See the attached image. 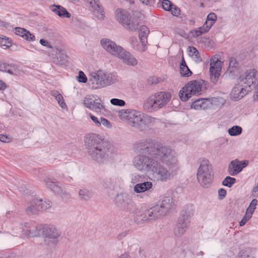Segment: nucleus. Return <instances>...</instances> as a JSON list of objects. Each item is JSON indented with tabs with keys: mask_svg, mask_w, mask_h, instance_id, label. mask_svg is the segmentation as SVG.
Masks as SVG:
<instances>
[{
	"mask_svg": "<svg viewBox=\"0 0 258 258\" xmlns=\"http://www.w3.org/2000/svg\"><path fill=\"white\" fill-rule=\"evenodd\" d=\"M134 150L139 154H148L166 165L169 169L177 168L176 153L170 146L151 140L143 139L137 142Z\"/></svg>",
	"mask_w": 258,
	"mask_h": 258,
	"instance_id": "f257e3e1",
	"label": "nucleus"
},
{
	"mask_svg": "<svg viewBox=\"0 0 258 258\" xmlns=\"http://www.w3.org/2000/svg\"><path fill=\"white\" fill-rule=\"evenodd\" d=\"M84 143L91 160L98 163H103L111 160L114 156L113 147L96 134H88L84 138Z\"/></svg>",
	"mask_w": 258,
	"mask_h": 258,
	"instance_id": "f03ea898",
	"label": "nucleus"
},
{
	"mask_svg": "<svg viewBox=\"0 0 258 258\" xmlns=\"http://www.w3.org/2000/svg\"><path fill=\"white\" fill-rule=\"evenodd\" d=\"M171 94L169 92L160 91L147 97L143 104L145 110L153 112L165 106L170 101Z\"/></svg>",
	"mask_w": 258,
	"mask_h": 258,
	"instance_id": "7ed1b4c3",
	"label": "nucleus"
},
{
	"mask_svg": "<svg viewBox=\"0 0 258 258\" xmlns=\"http://www.w3.org/2000/svg\"><path fill=\"white\" fill-rule=\"evenodd\" d=\"M197 178L198 183L203 188H209L213 181L214 173L212 164L205 158L200 159L197 169Z\"/></svg>",
	"mask_w": 258,
	"mask_h": 258,
	"instance_id": "20e7f679",
	"label": "nucleus"
},
{
	"mask_svg": "<svg viewBox=\"0 0 258 258\" xmlns=\"http://www.w3.org/2000/svg\"><path fill=\"white\" fill-rule=\"evenodd\" d=\"M254 89L253 99L258 101V82H239L235 84L230 93V98L233 100H238L249 92Z\"/></svg>",
	"mask_w": 258,
	"mask_h": 258,
	"instance_id": "39448f33",
	"label": "nucleus"
},
{
	"mask_svg": "<svg viewBox=\"0 0 258 258\" xmlns=\"http://www.w3.org/2000/svg\"><path fill=\"white\" fill-rule=\"evenodd\" d=\"M40 228L41 235L44 238L45 243L49 246H56L61 235L59 230L51 225H41Z\"/></svg>",
	"mask_w": 258,
	"mask_h": 258,
	"instance_id": "423d86ee",
	"label": "nucleus"
},
{
	"mask_svg": "<svg viewBox=\"0 0 258 258\" xmlns=\"http://www.w3.org/2000/svg\"><path fill=\"white\" fill-rule=\"evenodd\" d=\"M157 159L148 154H138L133 159V165L139 171L150 172Z\"/></svg>",
	"mask_w": 258,
	"mask_h": 258,
	"instance_id": "0eeeda50",
	"label": "nucleus"
},
{
	"mask_svg": "<svg viewBox=\"0 0 258 258\" xmlns=\"http://www.w3.org/2000/svg\"><path fill=\"white\" fill-rule=\"evenodd\" d=\"M204 82H189L179 92L181 100L185 102L192 96L200 94L205 89L203 86Z\"/></svg>",
	"mask_w": 258,
	"mask_h": 258,
	"instance_id": "6e6552de",
	"label": "nucleus"
},
{
	"mask_svg": "<svg viewBox=\"0 0 258 258\" xmlns=\"http://www.w3.org/2000/svg\"><path fill=\"white\" fill-rule=\"evenodd\" d=\"M156 160L154 167L150 171L152 177L157 181L166 182L170 180L174 175L173 171L168 170Z\"/></svg>",
	"mask_w": 258,
	"mask_h": 258,
	"instance_id": "1a4fd4ad",
	"label": "nucleus"
},
{
	"mask_svg": "<svg viewBox=\"0 0 258 258\" xmlns=\"http://www.w3.org/2000/svg\"><path fill=\"white\" fill-rule=\"evenodd\" d=\"M84 105L96 113H101L105 110V105L102 99L96 95H90L84 99Z\"/></svg>",
	"mask_w": 258,
	"mask_h": 258,
	"instance_id": "9d476101",
	"label": "nucleus"
},
{
	"mask_svg": "<svg viewBox=\"0 0 258 258\" xmlns=\"http://www.w3.org/2000/svg\"><path fill=\"white\" fill-rule=\"evenodd\" d=\"M23 235L27 238L38 237L41 235V225H36L34 221L24 222L21 225Z\"/></svg>",
	"mask_w": 258,
	"mask_h": 258,
	"instance_id": "9b49d317",
	"label": "nucleus"
},
{
	"mask_svg": "<svg viewBox=\"0 0 258 258\" xmlns=\"http://www.w3.org/2000/svg\"><path fill=\"white\" fill-rule=\"evenodd\" d=\"M141 111L133 109H121L118 112V116L122 121H126L134 127H136L137 121L139 118Z\"/></svg>",
	"mask_w": 258,
	"mask_h": 258,
	"instance_id": "f8f14e48",
	"label": "nucleus"
},
{
	"mask_svg": "<svg viewBox=\"0 0 258 258\" xmlns=\"http://www.w3.org/2000/svg\"><path fill=\"white\" fill-rule=\"evenodd\" d=\"M139 118L137 121L135 128L140 131H147L151 128L155 124L157 119L141 112Z\"/></svg>",
	"mask_w": 258,
	"mask_h": 258,
	"instance_id": "ddd939ff",
	"label": "nucleus"
},
{
	"mask_svg": "<svg viewBox=\"0 0 258 258\" xmlns=\"http://www.w3.org/2000/svg\"><path fill=\"white\" fill-rule=\"evenodd\" d=\"M100 44L107 52L117 57L123 49L122 47L117 45L114 41L107 38H102Z\"/></svg>",
	"mask_w": 258,
	"mask_h": 258,
	"instance_id": "4468645a",
	"label": "nucleus"
},
{
	"mask_svg": "<svg viewBox=\"0 0 258 258\" xmlns=\"http://www.w3.org/2000/svg\"><path fill=\"white\" fill-rule=\"evenodd\" d=\"M115 203L117 207L129 212H131L135 209L133 202L130 201L127 197L122 193L117 194L115 198Z\"/></svg>",
	"mask_w": 258,
	"mask_h": 258,
	"instance_id": "2eb2a0df",
	"label": "nucleus"
},
{
	"mask_svg": "<svg viewBox=\"0 0 258 258\" xmlns=\"http://www.w3.org/2000/svg\"><path fill=\"white\" fill-rule=\"evenodd\" d=\"M222 62L214 56L210 61V75L211 80H218L221 75Z\"/></svg>",
	"mask_w": 258,
	"mask_h": 258,
	"instance_id": "dca6fc26",
	"label": "nucleus"
},
{
	"mask_svg": "<svg viewBox=\"0 0 258 258\" xmlns=\"http://www.w3.org/2000/svg\"><path fill=\"white\" fill-rule=\"evenodd\" d=\"M89 76L91 77V80L115 81L117 79V76L115 73H106L101 70L91 72Z\"/></svg>",
	"mask_w": 258,
	"mask_h": 258,
	"instance_id": "f3484780",
	"label": "nucleus"
},
{
	"mask_svg": "<svg viewBox=\"0 0 258 258\" xmlns=\"http://www.w3.org/2000/svg\"><path fill=\"white\" fill-rule=\"evenodd\" d=\"M238 62L233 57H230L229 59V66L225 73L223 75V79H234L238 71Z\"/></svg>",
	"mask_w": 258,
	"mask_h": 258,
	"instance_id": "a211bd4d",
	"label": "nucleus"
},
{
	"mask_svg": "<svg viewBox=\"0 0 258 258\" xmlns=\"http://www.w3.org/2000/svg\"><path fill=\"white\" fill-rule=\"evenodd\" d=\"M174 202L172 198L170 197H165L159 201L158 204L156 206L158 207L161 213L164 216L172 208Z\"/></svg>",
	"mask_w": 258,
	"mask_h": 258,
	"instance_id": "6ab92c4d",
	"label": "nucleus"
},
{
	"mask_svg": "<svg viewBox=\"0 0 258 258\" xmlns=\"http://www.w3.org/2000/svg\"><path fill=\"white\" fill-rule=\"evenodd\" d=\"M86 3L92 8L94 16L98 19L103 20L104 18V12L98 0H86Z\"/></svg>",
	"mask_w": 258,
	"mask_h": 258,
	"instance_id": "aec40b11",
	"label": "nucleus"
},
{
	"mask_svg": "<svg viewBox=\"0 0 258 258\" xmlns=\"http://www.w3.org/2000/svg\"><path fill=\"white\" fill-rule=\"evenodd\" d=\"M164 216L158 206H154L145 212L144 216L142 218L144 221L154 220Z\"/></svg>",
	"mask_w": 258,
	"mask_h": 258,
	"instance_id": "412c9836",
	"label": "nucleus"
},
{
	"mask_svg": "<svg viewBox=\"0 0 258 258\" xmlns=\"http://www.w3.org/2000/svg\"><path fill=\"white\" fill-rule=\"evenodd\" d=\"M190 223V221H183L178 219L174 229L173 233L175 236H182L188 228Z\"/></svg>",
	"mask_w": 258,
	"mask_h": 258,
	"instance_id": "4be33fe9",
	"label": "nucleus"
},
{
	"mask_svg": "<svg viewBox=\"0 0 258 258\" xmlns=\"http://www.w3.org/2000/svg\"><path fill=\"white\" fill-rule=\"evenodd\" d=\"M239 79L240 81H257L258 71L254 68L247 69L240 75Z\"/></svg>",
	"mask_w": 258,
	"mask_h": 258,
	"instance_id": "5701e85b",
	"label": "nucleus"
},
{
	"mask_svg": "<svg viewBox=\"0 0 258 258\" xmlns=\"http://www.w3.org/2000/svg\"><path fill=\"white\" fill-rule=\"evenodd\" d=\"M120 52L121 53H119L117 57L121 59L124 63L132 66H135L137 64V60L131 53L126 51L123 48Z\"/></svg>",
	"mask_w": 258,
	"mask_h": 258,
	"instance_id": "b1692460",
	"label": "nucleus"
},
{
	"mask_svg": "<svg viewBox=\"0 0 258 258\" xmlns=\"http://www.w3.org/2000/svg\"><path fill=\"white\" fill-rule=\"evenodd\" d=\"M119 180L115 177L106 178L102 183L103 187L108 192L114 190L117 186Z\"/></svg>",
	"mask_w": 258,
	"mask_h": 258,
	"instance_id": "393cba45",
	"label": "nucleus"
},
{
	"mask_svg": "<svg viewBox=\"0 0 258 258\" xmlns=\"http://www.w3.org/2000/svg\"><path fill=\"white\" fill-rule=\"evenodd\" d=\"M195 212L194 207L192 205H187L180 212L179 219L183 221H190L189 219L194 216Z\"/></svg>",
	"mask_w": 258,
	"mask_h": 258,
	"instance_id": "a878e982",
	"label": "nucleus"
},
{
	"mask_svg": "<svg viewBox=\"0 0 258 258\" xmlns=\"http://www.w3.org/2000/svg\"><path fill=\"white\" fill-rule=\"evenodd\" d=\"M150 31L147 27L145 26L140 27L139 31V37L142 45L141 48L142 51H145L146 49V43H147V37Z\"/></svg>",
	"mask_w": 258,
	"mask_h": 258,
	"instance_id": "bb28decb",
	"label": "nucleus"
},
{
	"mask_svg": "<svg viewBox=\"0 0 258 258\" xmlns=\"http://www.w3.org/2000/svg\"><path fill=\"white\" fill-rule=\"evenodd\" d=\"M0 71L13 75L20 74V71L15 64H7L0 62Z\"/></svg>",
	"mask_w": 258,
	"mask_h": 258,
	"instance_id": "cd10ccee",
	"label": "nucleus"
},
{
	"mask_svg": "<svg viewBox=\"0 0 258 258\" xmlns=\"http://www.w3.org/2000/svg\"><path fill=\"white\" fill-rule=\"evenodd\" d=\"M115 16L117 21L122 26L126 23L131 17L130 14L126 10L121 8L117 9L115 12Z\"/></svg>",
	"mask_w": 258,
	"mask_h": 258,
	"instance_id": "c85d7f7f",
	"label": "nucleus"
},
{
	"mask_svg": "<svg viewBox=\"0 0 258 258\" xmlns=\"http://www.w3.org/2000/svg\"><path fill=\"white\" fill-rule=\"evenodd\" d=\"M242 162L235 159L231 161L229 164L228 171L232 176H235L238 174L242 169Z\"/></svg>",
	"mask_w": 258,
	"mask_h": 258,
	"instance_id": "c756f323",
	"label": "nucleus"
},
{
	"mask_svg": "<svg viewBox=\"0 0 258 258\" xmlns=\"http://www.w3.org/2000/svg\"><path fill=\"white\" fill-rule=\"evenodd\" d=\"M153 187V183L151 181H145L135 184L134 186V191L136 193H141L148 191Z\"/></svg>",
	"mask_w": 258,
	"mask_h": 258,
	"instance_id": "7c9ffc66",
	"label": "nucleus"
},
{
	"mask_svg": "<svg viewBox=\"0 0 258 258\" xmlns=\"http://www.w3.org/2000/svg\"><path fill=\"white\" fill-rule=\"evenodd\" d=\"M15 33L29 41L35 40V36L26 29L20 27L15 28Z\"/></svg>",
	"mask_w": 258,
	"mask_h": 258,
	"instance_id": "2f4dec72",
	"label": "nucleus"
},
{
	"mask_svg": "<svg viewBox=\"0 0 258 258\" xmlns=\"http://www.w3.org/2000/svg\"><path fill=\"white\" fill-rule=\"evenodd\" d=\"M53 61L57 65H65L67 62V56L65 52L62 50H57L55 56L53 58Z\"/></svg>",
	"mask_w": 258,
	"mask_h": 258,
	"instance_id": "473e14b6",
	"label": "nucleus"
},
{
	"mask_svg": "<svg viewBox=\"0 0 258 258\" xmlns=\"http://www.w3.org/2000/svg\"><path fill=\"white\" fill-rule=\"evenodd\" d=\"M51 11L60 17L70 18L71 14L63 7L60 5H53L51 8Z\"/></svg>",
	"mask_w": 258,
	"mask_h": 258,
	"instance_id": "72a5a7b5",
	"label": "nucleus"
},
{
	"mask_svg": "<svg viewBox=\"0 0 258 258\" xmlns=\"http://www.w3.org/2000/svg\"><path fill=\"white\" fill-rule=\"evenodd\" d=\"M255 249L252 247H246L241 249L238 253V258H255Z\"/></svg>",
	"mask_w": 258,
	"mask_h": 258,
	"instance_id": "f704fd0d",
	"label": "nucleus"
},
{
	"mask_svg": "<svg viewBox=\"0 0 258 258\" xmlns=\"http://www.w3.org/2000/svg\"><path fill=\"white\" fill-rule=\"evenodd\" d=\"M44 182L47 187L55 194H57L61 191V187L55 180L47 178L44 179Z\"/></svg>",
	"mask_w": 258,
	"mask_h": 258,
	"instance_id": "c9c22d12",
	"label": "nucleus"
},
{
	"mask_svg": "<svg viewBox=\"0 0 258 258\" xmlns=\"http://www.w3.org/2000/svg\"><path fill=\"white\" fill-rule=\"evenodd\" d=\"M139 26V20L137 18H133L131 16L123 26L130 31H135L138 29Z\"/></svg>",
	"mask_w": 258,
	"mask_h": 258,
	"instance_id": "e433bc0d",
	"label": "nucleus"
},
{
	"mask_svg": "<svg viewBox=\"0 0 258 258\" xmlns=\"http://www.w3.org/2000/svg\"><path fill=\"white\" fill-rule=\"evenodd\" d=\"M25 211L27 214L28 215H32L38 214L40 210L39 209H38L36 199H35L29 203L28 206L26 208Z\"/></svg>",
	"mask_w": 258,
	"mask_h": 258,
	"instance_id": "4c0bfd02",
	"label": "nucleus"
},
{
	"mask_svg": "<svg viewBox=\"0 0 258 258\" xmlns=\"http://www.w3.org/2000/svg\"><path fill=\"white\" fill-rule=\"evenodd\" d=\"M209 99L200 98L196 100L191 105V108L196 110L204 109L207 108L206 101Z\"/></svg>",
	"mask_w": 258,
	"mask_h": 258,
	"instance_id": "58836bf2",
	"label": "nucleus"
},
{
	"mask_svg": "<svg viewBox=\"0 0 258 258\" xmlns=\"http://www.w3.org/2000/svg\"><path fill=\"white\" fill-rule=\"evenodd\" d=\"M111 84V82H89L88 83L89 87L91 89H98Z\"/></svg>",
	"mask_w": 258,
	"mask_h": 258,
	"instance_id": "ea45409f",
	"label": "nucleus"
},
{
	"mask_svg": "<svg viewBox=\"0 0 258 258\" xmlns=\"http://www.w3.org/2000/svg\"><path fill=\"white\" fill-rule=\"evenodd\" d=\"M37 202L38 209H39L40 211L42 210H47L50 209L52 206V203L50 201L45 200L42 199H36Z\"/></svg>",
	"mask_w": 258,
	"mask_h": 258,
	"instance_id": "a19ab883",
	"label": "nucleus"
},
{
	"mask_svg": "<svg viewBox=\"0 0 258 258\" xmlns=\"http://www.w3.org/2000/svg\"><path fill=\"white\" fill-rule=\"evenodd\" d=\"M217 17L214 13H210L207 17L206 21L204 23L205 26L210 29L217 21Z\"/></svg>",
	"mask_w": 258,
	"mask_h": 258,
	"instance_id": "79ce46f5",
	"label": "nucleus"
},
{
	"mask_svg": "<svg viewBox=\"0 0 258 258\" xmlns=\"http://www.w3.org/2000/svg\"><path fill=\"white\" fill-rule=\"evenodd\" d=\"M180 72L181 75L183 77H188L191 74V72L186 66L183 57H182V61L180 63Z\"/></svg>",
	"mask_w": 258,
	"mask_h": 258,
	"instance_id": "37998d69",
	"label": "nucleus"
},
{
	"mask_svg": "<svg viewBox=\"0 0 258 258\" xmlns=\"http://www.w3.org/2000/svg\"><path fill=\"white\" fill-rule=\"evenodd\" d=\"M209 30L210 29L208 28L207 26H205L204 24L202 27L191 31L190 33L192 34L193 37H198L203 34L208 32Z\"/></svg>",
	"mask_w": 258,
	"mask_h": 258,
	"instance_id": "c03bdc74",
	"label": "nucleus"
},
{
	"mask_svg": "<svg viewBox=\"0 0 258 258\" xmlns=\"http://www.w3.org/2000/svg\"><path fill=\"white\" fill-rule=\"evenodd\" d=\"M79 196L81 200L87 201L91 198L92 193L87 189L82 188L79 190Z\"/></svg>",
	"mask_w": 258,
	"mask_h": 258,
	"instance_id": "a18cd8bd",
	"label": "nucleus"
},
{
	"mask_svg": "<svg viewBox=\"0 0 258 258\" xmlns=\"http://www.w3.org/2000/svg\"><path fill=\"white\" fill-rule=\"evenodd\" d=\"M228 134L231 136L239 135L242 133V128L238 125H234L228 131Z\"/></svg>",
	"mask_w": 258,
	"mask_h": 258,
	"instance_id": "49530a36",
	"label": "nucleus"
},
{
	"mask_svg": "<svg viewBox=\"0 0 258 258\" xmlns=\"http://www.w3.org/2000/svg\"><path fill=\"white\" fill-rule=\"evenodd\" d=\"M188 49L189 55L194 57V58L196 59L197 60H201L200 59L199 52L195 47L189 46Z\"/></svg>",
	"mask_w": 258,
	"mask_h": 258,
	"instance_id": "de8ad7c7",
	"label": "nucleus"
},
{
	"mask_svg": "<svg viewBox=\"0 0 258 258\" xmlns=\"http://www.w3.org/2000/svg\"><path fill=\"white\" fill-rule=\"evenodd\" d=\"M236 179L234 177L227 176L222 181V184L224 186L230 187L235 182Z\"/></svg>",
	"mask_w": 258,
	"mask_h": 258,
	"instance_id": "09e8293b",
	"label": "nucleus"
},
{
	"mask_svg": "<svg viewBox=\"0 0 258 258\" xmlns=\"http://www.w3.org/2000/svg\"><path fill=\"white\" fill-rule=\"evenodd\" d=\"M145 178L144 176L135 174L133 175L131 177V183L133 184H137L143 181V179Z\"/></svg>",
	"mask_w": 258,
	"mask_h": 258,
	"instance_id": "8fccbe9b",
	"label": "nucleus"
},
{
	"mask_svg": "<svg viewBox=\"0 0 258 258\" xmlns=\"http://www.w3.org/2000/svg\"><path fill=\"white\" fill-rule=\"evenodd\" d=\"M12 41L6 37H0V45L8 48L11 46Z\"/></svg>",
	"mask_w": 258,
	"mask_h": 258,
	"instance_id": "3c124183",
	"label": "nucleus"
},
{
	"mask_svg": "<svg viewBox=\"0 0 258 258\" xmlns=\"http://www.w3.org/2000/svg\"><path fill=\"white\" fill-rule=\"evenodd\" d=\"M57 194L59 195L61 199L65 202L68 201L71 197V194L62 188L61 189V191H60V192H59Z\"/></svg>",
	"mask_w": 258,
	"mask_h": 258,
	"instance_id": "603ef678",
	"label": "nucleus"
},
{
	"mask_svg": "<svg viewBox=\"0 0 258 258\" xmlns=\"http://www.w3.org/2000/svg\"><path fill=\"white\" fill-rule=\"evenodd\" d=\"M110 103L113 105L123 106L125 104L124 100L117 98H112L110 100Z\"/></svg>",
	"mask_w": 258,
	"mask_h": 258,
	"instance_id": "864d4df0",
	"label": "nucleus"
},
{
	"mask_svg": "<svg viewBox=\"0 0 258 258\" xmlns=\"http://www.w3.org/2000/svg\"><path fill=\"white\" fill-rule=\"evenodd\" d=\"M100 126L101 125L103 126L104 127L107 128H111L112 127V124L111 122L108 120L107 119L101 117H100Z\"/></svg>",
	"mask_w": 258,
	"mask_h": 258,
	"instance_id": "5fc2aeb1",
	"label": "nucleus"
},
{
	"mask_svg": "<svg viewBox=\"0 0 258 258\" xmlns=\"http://www.w3.org/2000/svg\"><path fill=\"white\" fill-rule=\"evenodd\" d=\"M55 99L57 101L58 104L62 109L67 108V105L64 102L63 98L61 94L60 95H58V96Z\"/></svg>",
	"mask_w": 258,
	"mask_h": 258,
	"instance_id": "6e6d98bb",
	"label": "nucleus"
},
{
	"mask_svg": "<svg viewBox=\"0 0 258 258\" xmlns=\"http://www.w3.org/2000/svg\"><path fill=\"white\" fill-rule=\"evenodd\" d=\"M163 9L167 11H169L172 8V5L171 3L168 0H163L162 3Z\"/></svg>",
	"mask_w": 258,
	"mask_h": 258,
	"instance_id": "4d7b16f0",
	"label": "nucleus"
},
{
	"mask_svg": "<svg viewBox=\"0 0 258 258\" xmlns=\"http://www.w3.org/2000/svg\"><path fill=\"white\" fill-rule=\"evenodd\" d=\"M89 116L94 124L97 127H100V117L98 118L91 113L89 114Z\"/></svg>",
	"mask_w": 258,
	"mask_h": 258,
	"instance_id": "13d9d810",
	"label": "nucleus"
},
{
	"mask_svg": "<svg viewBox=\"0 0 258 258\" xmlns=\"http://www.w3.org/2000/svg\"><path fill=\"white\" fill-rule=\"evenodd\" d=\"M76 78L77 81H88L87 77L82 71L79 72V75L76 76Z\"/></svg>",
	"mask_w": 258,
	"mask_h": 258,
	"instance_id": "bf43d9fd",
	"label": "nucleus"
},
{
	"mask_svg": "<svg viewBox=\"0 0 258 258\" xmlns=\"http://www.w3.org/2000/svg\"><path fill=\"white\" fill-rule=\"evenodd\" d=\"M169 11H171V13L173 16H178L179 15H180V9L175 6L174 7H173L172 6V8H171V10H170Z\"/></svg>",
	"mask_w": 258,
	"mask_h": 258,
	"instance_id": "052dcab7",
	"label": "nucleus"
},
{
	"mask_svg": "<svg viewBox=\"0 0 258 258\" xmlns=\"http://www.w3.org/2000/svg\"><path fill=\"white\" fill-rule=\"evenodd\" d=\"M250 216H248L246 214H245L244 216L243 217V218L241 219V220L239 222V225L240 226H244L246 222L251 218Z\"/></svg>",
	"mask_w": 258,
	"mask_h": 258,
	"instance_id": "680f3d73",
	"label": "nucleus"
},
{
	"mask_svg": "<svg viewBox=\"0 0 258 258\" xmlns=\"http://www.w3.org/2000/svg\"><path fill=\"white\" fill-rule=\"evenodd\" d=\"M130 41L131 42V44H132L133 47L135 49L140 50V48H139L138 47V45L137 44V43H138V40L136 37H131L130 38Z\"/></svg>",
	"mask_w": 258,
	"mask_h": 258,
	"instance_id": "e2e57ef3",
	"label": "nucleus"
},
{
	"mask_svg": "<svg viewBox=\"0 0 258 258\" xmlns=\"http://www.w3.org/2000/svg\"><path fill=\"white\" fill-rule=\"evenodd\" d=\"M127 231H124L121 232L119 233L116 236V238L118 240H120L122 239L123 238H124L127 235Z\"/></svg>",
	"mask_w": 258,
	"mask_h": 258,
	"instance_id": "0e129e2a",
	"label": "nucleus"
},
{
	"mask_svg": "<svg viewBox=\"0 0 258 258\" xmlns=\"http://www.w3.org/2000/svg\"><path fill=\"white\" fill-rule=\"evenodd\" d=\"M40 43L44 46H46L47 48H52L50 43L46 40L41 39L40 40Z\"/></svg>",
	"mask_w": 258,
	"mask_h": 258,
	"instance_id": "69168bd1",
	"label": "nucleus"
},
{
	"mask_svg": "<svg viewBox=\"0 0 258 258\" xmlns=\"http://www.w3.org/2000/svg\"><path fill=\"white\" fill-rule=\"evenodd\" d=\"M257 204V200L256 199H253L248 207L255 210L256 205Z\"/></svg>",
	"mask_w": 258,
	"mask_h": 258,
	"instance_id": "338daca9",
	"label": "nucleus"
},
{
	"mask_svg": "<svg viewBox=\"0 0 258 258\" xmlns=\"http://www.w3.org/2000/svg\"><path fill=\"white\" fill-rule=\"evenodd\" d=\"M0 141L3 142L7 143L10 141V138L6 135L2 134L0 135Z\"/></svg>",
	"mask_w": 258,
	"mask_h": 258,
	"instance_id": "774afa93",
	"label": "nucleus"
}]
</instances>
